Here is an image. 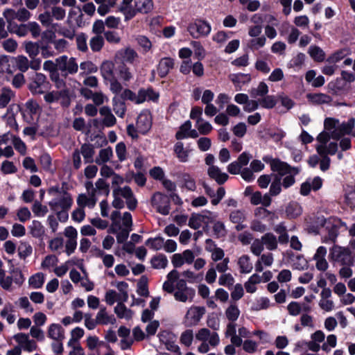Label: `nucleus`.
Masks as SVG:
<instances>
[{
	"label": "nucleus",
	"instance_id": "20e7f679",
	"mask_svg": "<svg viewBox=\"0 0 355 355\" xmlns=\"http://www.w3.org/2000/svg\"><path fill=\"white\" fill-rule=\"evenodd\" d=\"M112 225L109 232L116 233L120 229H132V217L130 213L125 211L121 214L119 211H114L110 216Z\"/></svg>",
	"mask_w": 355,
	"mask_h": 355
},
{
	"label": "nucleus",
	"instance_id": "603ef678",
	"mask_svg": "<svg viewBox=\"0 0 355 355\" xmlns=\"http://www.w3.org/2000/svg\"><path fill=\"white\" fill-rule=\"evenodd\" d=\"M113 155L111 147L101 149L96 157L95 162L97 164L101 165L107 162Z\"/></svg>",
	"mask_w": 355,
	"mask_h": 355
},
{
	"label": "nucleus",
	"instance_id": "f3484780",
	"mask_svg": "<svg viewBox=\"0 0 355 355\" xmlns=\"http://www.w3.org/2000/svg\"><path fill=\"white\" fill-rule=\"evenodd\" d=\"M136 125L139 132L146 134L152 125L150 113L147 110L142 111L137 117Z\"/></svg>",
	"mask_w": 355,
	"mask_h": 355
},
{
	"label": "nucleus",
	"instance_id": "4c0bfd02",
	"mask_svg": "<svg viewBox=\"0 0 355 355\" xmlns=\"http://www.w3.org/2000/svg\"><path fill=\"white\" fill-rule=\"evenodd\" d=\"M76 201L78 207L93 208L96 205V198L94 194L81 193L78 196Z\"/></svg>",
	"mask_w": 355,
	"mask_h": 355
},
{
	"label": "nucleus",
	"instance_id": "423d86ee",
	"mask_svg": "<svg viewBox=\"0 0 355 355\" xmlns=\"http://www.w3.org/2000/svg\"><path fill=\"white\" fill-rule=\"evenodd\" d=\"M66 17V10L60 6H53L38 16V20L45 27L53 26V21H62Z\"/></svg>",
	"mask_w": 355,
	"mask_h": 355
},
{
	"label": "nucleus",
	"instance_id": "37998d69",
	"mask_svg": "<svg viewBox=\"0 0 355 355\" xmlns=\"http://www.w3.org/2000/svg\"><path fill=\"white\" fill-rule=\"evenodd\" d=\"M174 152L181 162H187L189 160L190 150L184 148L182 142L178 141L174 146Z\"/></svg>",
	"mask_w": 355,
	"mask_h": 355
},
{
	"label": "nucleus",
	"instance_id": "a878e982",
	"mask_svg": "<svg viewBox=\"0 0 355 355\" xmlns=\"http://www.w3.org/2000/svg\"><path fill=\"white\" fill-rule=\"evenodd\" d=\"M134 0H122L119 6V11L124 16V21H128L134 18Z\"/></svg>",
	"mask_w": 355,
	"mask_h": 355
},
{
	"label": "nucleus",
	"instance_id": "ea45409f",
	"mask_svg": "<svg viewBox=\"0 0 355 355\" xmlns=\"http://www.w3.org/2000/svg\"><path fill=\"white\" fill-rule=\"evenodd\" d=\"M114 64L112 61L110 60H105L102 62L100 70L101 73L103 78L106 80H110L114 76Z\"/></svg>",
	"mask_w": 355,
	"mask_h": 355
},
{
	"label": "nucleus",
	"instance_id": "f8f14e48",
	"mask_svg": "<svg viewBox=\"0 0 355 355\" xmlns=\"http://www.w3.org/2000/svg\"><path fill=\"white\" fill-rule=\"evenodd\" d=\"M158 338L168 350L180 354V349L176 344L177 336L173 333L168 331H162L159 333Z\"/></svg>",
	"mask_w": 355,
	"mask_h": 355
},
{
	"label": "nucleus",
	"instance_id": "9b49d317",
	"mask_svg": "<svg viewBox=\"0 0 355 355\" xmlns=\"http://www.w3.org/2000/svg\"><path fill=\"white\" fill-rule=\"evenodd\" d=\"M151 204L157 212L168 215L170 212V201L167 196L157 192L151 198Z\"/></svg>",
	"mask_w": 355,
	"mask_h": 355
},
{
	"label": "nucleus",
	"instance_id": "58836bf2",
	"mask_svg": "<svg viewBox=\"0 0 355 355\" xmlns=\"http://www.w3.org/2000/svg\"><path fill=\"white\" fill-rule=\"evenodd\" d=\"M318 222L320 223V225L323 227H324L327 230L331 228L332 226V231L334 232L335 229H337L338 227H344L347 228L346 223L341 221L339 219H334V218H329L325 219L324 217L318 218Z\"/></svg>",
	"mask_w": 355,
	"mask_h": 355
},
{
	"label": "nucleus",
	"instance_id": "a19ab883",
	"mask_svg": "<svg viewBox=\"0 0 355 355\" xmlns=\"http://www.w3.org/2000/svg\"><path fill=\"white\" fill-rule=\"evenodd\" d=\"M15 96V92L10 88H1L0 89V108L6 107Z\"/></svg>",
	"mask_w": 355,
	"mask_h": 355
},
{
	"label": "nucleus",
	"instance_id": "0eeeda50",
	"mask_svg": "<svg viewBox=\"0 0 355 355\" xmlns=\"http://www.w3.org/2000/svg\"><path fill=\"white\" fill-rule=\"evenodd\" d=\"M187 31L193 38L198 39L209 35L211 31V26L206 21L196 19L189 24Z\"/></svg>",
	"mask_w": 355,
	"mask_h": 355
},
{
	"label": "nucleus",
	"instance_id": "6e6d98bb",
	"mask_svg": "<svg viewBox=\"0 0 355 355\" xmlns=\"http://www.w3.org/2000/svg\"><path fill=\"white\" fill-rule=\"evenodd\" d=\"M308 53L309 55L317 62H322L325 58V53L323 50L315 45H312L309 48Z\"/></svg>",
	"mask_w": 355,
	"mask_h": 355
},
{
	"label": "nucleus",
	"instance_id": "13d9d810",
	"mask_svg": "<svg viewBox=\"0 0 355 355\" xmlns=\"http://www.w3.org/2000/svg\"><path fill=\"white\" fill-rule=\"evenodd\" d=\"M44 275L42 272H37L32 275L28 279L29 286L35 289L40 288L44 283Z\"/></svg>",
	"mask_w": 355,
	"mask_h": 355
},
{
	"label": "nucleus",
	"instance_id": "f704fd0d",
	"mask_svg": "<svg viewBox=\"0 0 355 355\" xmlns=\"http://www.w3.org/2000/svg\"><path fill=\"white\" fill-rule=\"evenodd\" d=\"M179 273L176 270H171L167 275V280L163 284V290L168 293H172L174 291L175 283L179 280Z\"/></svg>",
	"mask_w": 355,
	"mask_h": 355
},
{
	"label": "nucleus",
	"instance_id": "4be33fe9",
	"mask_svg": "<svg viewBox=\"0 0 355 355\" xmlns=\"http://www.w3.org/2000/svg\"><path fill=\"white\" fill-rule=\"evenodd\" d=\"M178 184L180 188L189 191H195L197 188L195 178L188 173H183L179 175Z\"/></svg>",
	"mask_w": 355,
	"mask_h": 355
},
{
	"label": "nucleus",
	"instance_id": "bf43d9fd",
	"mask_svg": "<svg viewBox=\"0 0 355 355\" xmlns=\"http://www.w3.org/2000/svg\"><path fill=\"white\" fill-rule=\"evenodd\" d=\"M152 267L155 269L165 268L168 264L166 257L162 254L155 256L150 261Z\"/></svg>",
	"mask_w": 355,
	"mask_h": 355
},
{
	"label": "nucleus",
	"instance_id": "b1692460",
	"mask_svg": "<svg viewBox=\"0 0 355 355\" xmlns=\"http://www.w3.org/2000/svg\"><path fill=\"white\" fill-rule=\"evenodd\" d=\"M25 107L24 116L28 123H31L35 119H37L40 106L36 102L28 101L26 103Z\"/></svg>",
	"mask_w": 355,
	"mask_h": 355
},
{
	"label": "nucleus",
	"instance_id": "c03bdc74",
	"mask_svg": "<svg viewBox=\"0 0 355 355\" xmlns=\"http://www.w3.org/2000/svg\"><path fill=\"white\" fill-rule=\"evenodd\" d=\"M114 313L118 318L125 320H130L133 316V312L128 309L122 302H118L117 305L114 307Z\"/></svg>",
	"mask_w": 355,
	"mask_h": 355
},
{
	"label": "nucleus",
	"instance_id": "6ab92c4d",
	"mask_svg": "<svg viewBox=\"0 0 355 355\" xmlns=\"http://www.w3.org/2000/svg\"><path fill=\"white\" fill-rule=\"evenodd\" d=\"M327 248L320 246L313 255V260L315 262V268L320 271H326L329 268V263L326 259Z\"/></svg>",
	"mask_w": 355,
	"mask_h": 355
},
{
	"label": "nucleus",
	"instance_id": "3c124183",
	"mask_svg": "<svg viewBox=\"0 0 355 355\" xmlns=\"http://www.w3.org/2000/svg\"><path fill=\"white\" fill-rule=\"evenodd\" d=\"M240 310L236 304L231 303L225 311L226 318L230 322H235L240 315Z\"/></svg>",
	"mask_w": 355,
	"mask_h": 355
},
{
	"label": "nucleus",
	"instance_id": "aec40b11",
	"mask_svg": "<svg viewBox=\"0 0 355 355\" xmlns=\"http://www.w3.org/2000/svg\"><path fill=\"white\" fill-rule=\"evenodd\" d=\"M138 58V53L131 47L121 49L115 53V58L121 59L123 63L134 64L137 60Z\"/></svg>",
	"mask_w": 355,
	"mask_h": 355
},
{
	"label": "nucleus",
	"instance_id": "473e14b6",
	"mask_svg": "<svg viewBox=\"0 0 355 355\" xmlns=\"http://www.w3.org/2000/svg\"><path fill=\"white\" fill-rule=\"evenodd\" d=\"M229 78L234 83L236 90H241L243 85L248 84L251 80V77L249 74L241 73L230 74Z\"/></svg>",
	"mask_w": 355,
	"mask_h": 355
},
{
	"label": "nucleus",
	"instance_id": "9d476101",
	"mask_svg": "<svg viewBox=\"0 0 355 355\" xmlns=\"http://www.w3.org/2000/svg\"><path fill=\"white\" fill-rule=\"evenodd\" d=\"M269 160L271 169L274 172H277L280 176L287 174H297L300 171L298 168L291 167L286 162L278 159L264 158L266 162Z\"/></svg>",
	"mask_w": 355,
	"mask_h": 355
},
{
	"label": "nucleus",
	"instance_id": "8fccbe9b",
	"mask_svg": "<svg viewBox=\"0 0 355 355\" xmlns=\"http://www.w3.org/2000/svg\"><path fill=\"white\" fill-rule=\"evenodd\" d=\"M261 240L268 250H274L277 248V239L272 233H266L261 236Z\"/></svg>",
	"mask_w": 355,
	"mask_h": 355
},
{
	"label": "nucleus",
	"instance_id": "2f4dec72",
	"mask_svg": "<svg viewBox=\"0 0 355 355\" xmlns=\"http://www.w3.org/2000/svg\"><path fill=\"white\" fill-rule=\"evenodd\" d=\"M274 261L273 254L268 252L260 256L255 263V270L257 272H262L264 267H270Z\"/></svg>",
	"mask_w": 355,
	"mask_h": 355
},
{
	"label": "nucleus",
	"instance_id": "ddd939ff",
	"mask_svg": "<svg viewBox=\"0 0 355 355\" xmlns=\"http://www.w3.org/2000/svg\"><path fill=\"white\" fill-rule=\"evenodd\" d=\"M48 85L46 77L43 73H37L29 83V89L35 94H42L48 89Z\"/></svg>",
	"mask_w": 355,
	"mask_h": 355
},
{
	"label": "nucleus",
	"instance_id": "052dcab7",
	"mask_svg": "<svg viewBox=\"0 0 355 355\" xmlns=\"http://www.w3.org/2000/svg\"><path fill=\"white\" fill-rule=\"evenodd\" d=\"M50 78L54 83L55 87L58 89V92L64 91V96H67L69 94V89L67 88L64 80L60 78L58 73H54L51 75Z\"/></svg>",
	"mask_w": 355,
	"mask_h": 355
},
{
	"label": "nucleus",
	"instance_id": "680f3d73",
	"mask_svg": "<svg viewBox=\"0 0 355 355\" xmlns=\"http://www.w3.org/2000/svg\"><path fill=\"white\" fill-rule=\"evenodd\" d=\"M58 259L55 255H47L41 263V267L44 270H51L56 266Z\"/></svg>",
	"mask_w": 355,
	"mask_h": 355
},
{
	"label": "nucleus",
	"instance_id": "c9c22d12",
	"mask_svg": "<svg viewBox=\"0 0 355 355\" xmlns=\"http://www.w3.org/2000/svg\"><path fill=\"white\" fill-rule=\"evenodd\" d=\"M117 1L118 0H94L95 3L98 5L97 12L101 16H105L116 6Z\"/></svg>",
	"mask_w": 355,
	"mask_h": 355
},
{
	"label": "nucleus",
	"instance_id": "4468645a",
	"mask_svg": "<svg viewBox=\"0 0 355 355\" xmlns=\"http://www.w3.org/2000/svg\"><path fill=\"white\" fill-rule=\"evenodd\" d=\"M58 63V70L65 75L75 73L78 71V65L73 58H68L66 55H62L56 59Z\"/></svg>",
	"mask_w": 355,
	"mask_h": 355
},
{
	"label": "nucleus",
	"instance_id": "49530a36",
	"mask_svg": "<svg viewBox=\"0 0 355 355\" xmlns=\"http://www.w3.org/2000/svg\"><path fill=\"white\" fill-rule=\"evenodd\" d=\"M116 71L119 78L123 82H129L133 78V73L125 63L119 65Z\"/></svg>",
	"mask_w": 355,
	"mask_h": 355
},
{
	"label": "nucleus",
	"instance_id": "e433bc0d",
	"mask_svg": "<svg viewBox=\"0 0 355 355\" xmlns=\"http://www.w3.org/2000/svg\"><path fill=\"white\" fill-rule=\"evenodd\" d=\"M174 61L171 58H164L159 62L157 71L160 77H165L173 68Z\"/></svg>",
	"mask_w": 355,
	"mask_h": 355
},
{
	"label": "nucleus",
	"instance_id": "c85d7f7f",
	"mask_svg": "<svg viewBox=\"0 0 355 355\" xmlns=\"http://www.w3.org/2000/svg\"><path fill=\"white\" fill-rule=\"evenodd\" d=\"M99 113L103 117L102 124L106 127H112L115 125L116 119L112 113L111 109L107 106H103L100 108Z\"/></svg>",
	"mask_w": 355,
	"mask_h": 355
},
{
	"label": "nucleus",
	"instance_id": "f03ea898",
	"mask_svg": "<svg viewBox=\"0 0 355 355\" xmlns=\"http://www.w3.org/2000/svg\"><path fill=\"white\" fill-rule=\"evenodd\" d=\"M114 200L112 206L116 209L124 207V201L130 210H135L137 207V200L129 187H116L113 189Z\"/></svg>",
	"mask_w": 355,
	"mask_h": 355
},
{
	"label": "nucleus",
	"instance_id": "2eb2a0df",
	"mask_svg": "<svg viewBox=\"0 0 355 355\" xmlns=\"http://www.w3.org/2000/svg\"><path fill=\"white\" fill-rule=\"evenodd\" d=\"M331 259L343 265H347L351 262L349 251L344 248L335 245L330 250Z\"/></svg>",
	"mask_w": 355,
	"mask_h": 355
},
{
	"label": "nucleus",
	"instance_id": "5fc2aeb1",
	"mask_svg": "<svg viewBox=\"0 0 355 355\" xmlns=\"http://www.w3.org/2000/svg\"><path fill=\"white\" fill-rule=\"evenodd\" d=\"M270 306V301L266 297H260L254 300L252 304V309L254 311H260L266 309Z\"/></svg>",
	"mask_w": 355,
	"mask_h": 355
},
{
	"label": "nucleus",
	"instance_id": "7ed1b4c3",
	"mask_svg": "<svg viewBox=\"0 0 355 355\" xmlns=\"http://www.w3.org/2000/svg\"><path fill=\"white\" fill-rule=\"evenodd\" d=\"M196 340L201 342L198 347L200 353L205 354L208 352L211 348H215L220 343L219 335L215 332H211L207 328L200 329L195 335Z\"/></svg>",
	"mask_w": 355,
	"mask_h": 355
},
{
	"label": "nucleus",
	"instance_id": "4d7b16f0",
	"mask_svg": "<svg viewBox=\"0 0 355 355\" xmlns=\"http://www.w3.org/2000/svg\"><path fill=\"white\" fill-rule=\"evenodd\" d=\"M205 219L206 217L204 215L193 214L189 218V226L193 230H198L205 223Z\"/></svg>",
	"mask_w": 355,
	"mask_h": 355
},
{
	"label": "nucleus",
	"instance_id": "5701e85b",
	"mask_svg": "<svg viewBox=\"0 0 355 355\" xmlns=\"http://www.w3.org/2000/svg\"><path fill=\"white\" fill-rule=\"evenodd\" d=\"M230 220L232 223L236 224L235 229L239 232L244 230L247 225L243 224L246 220V214L243 210H234L230 214Z\"/></svg>",
	"mask_w": 355,
	"mask_h": 355
},
{
	"label": "nucleus",
	"instance_id": "0e129e2a",
	"mask_svg": "<svg viewBox=\"0 0 355 355\" xmlns=\"http://www.w3.org/2000/svg\"><path fill=\"white\" fill-rule=\"evenodd\" d=\"M286 212L289 218H295L301 215L302 210L301 206L299 204L293 202L288 205L286 209Z\"/></svg>",
	"mask_w": 355,
	"mask_h": 355
},
{
	"label": "nucleus",
	"instance_id": "e2e57ef3",
	"mask_svg": "<svg viewBox=\"0 0 355 355\" xmlns=\"http://www.w3.org/2000/svg\"><path fill=\"white\" fill-rule=\"evenodd\" d=\"M113 110L115 114L119 117H123L125 112V105L123 101L115 96L112 99Z\"/></svg>",
	"mask_w": 355,
	"mask_h": 355
},
{
	"label": "nucleus",
	"instance_id": "412c9836",
	"mask_svg": "<svg viewBox=\"0 0 355 355\" xmlns=\"http://www.w3.org/2000/svg\"><path fill=\"white\" fill-rule=\"evenodd\" d=\"M87 347L91 351L89 355H100L99 351L102 348H108V345L99 340L96 336H90L86 340Z\"/></svg>",
	"mask_w": 355,
	"mask_h": 355
},
{
	"label": "nucleus",
	"instance_id": "a211bd4d",
	"mask_svg": "<svg viewBox=\"0 0 355 355\" xmlns=\"http://www.w3.org/2000/svg\"><path fill=\"white\" fill-rule=\"evenodd\" d=\"M4 62H10L15 65L21 72H26L29 68V60L24 55H18L10 59L7 56H2L0 58V64H2Z\"/></svg>",
	"mask_w": 355,
	"mask_h": 355
},
{
	"label": "nucleus",
	"instance_id": "bb28decb",
	"mask_svg": "<svg viewBox=\"0 0 355 355\" xmlns=\"http://www.w3.org/2000/svg\"><path fill=\"white\" fill-rule=\"evenodd\" d=\"M225 335L227 338H230L231 343L236 347H240L242 345L243 340L240 339L236 334V324L234 322H230L226 327Z\"/></svg>",
	"mask_w": 355,
	"mask_h": 355
},
{
	"label": "nucleus",
	"instance_id": "7c9ffc66",
	"mask_svg": "<svg viewBox=\"0 0 355 355\" xmlns=\"http://www.w3.org/2000/svg\"><path fill=\"white\" fill-rule=\"evenodd\" d=\"M15 313V309L14 305L10 302H8L1 310L0 315L2 318L5 319L9 324H12L16 320Z\"/></svg>",
	"mask_w": 355,
	"mask_h": 355
},
{
	"label": "nucleus",
	"instance_id": "1a4fd4ad",
	"mask_svg": "<svg viewBox=\"0 0 355 355\" xmlns=\"http://www.w3.org/2000/svg\"><path fill=\"white\" fill-rule=\"evenodd\" d=\"M49 205L52 211L70 209L73 205V199L70 193L63 191L51 200Z\"/></svg>",
	"mask_w": 355,
	"mask_h": 355
},
{
	"label": "nucleus",
	"instance_id": "864d4df0",
	"mask_svg": "<svg viewBox=\"0 0 355 355\" xmlns=\"http://www.w3.org/2000/svg\"><path fill=\"white\" fill-rule=\"evenodd\" d=\"M309 101L315 104L329 103L331 101V98L324 94H308L306 96Z\"/></svg>",
	"mask_w": 355,
	"mask_h": 355
},
{
	"label": "nucleus",
	"instance_id": "cd10ccee",
	"mask_svg": "<svg viewBox=\"0 0 355 355\" xmlns=\"http://www.w3.org/2000/svg\"><path fill=\"white\" fill-rule=\"evenodd\" d=\"M48 337L55 341H62L64 338V330L59 324H51L47 330Z\"/></svg>",
	"mask_w": 355,
	"mask_h": 355
},
{
	"label": "nucleus",
	"instance_id": "72a5a7b5",
	"mask_svg": "<svg viewBox=\"0 0 355 355\" xmlns=\"http://www.w3.org/2000/svg\"><path fill=\"white\" fill-rule=\"evenodd\" d=\"M97 324H114L116 322V318L112 314H109L105 307H101L96 316Z\"/></svg>",
	"mask_w": 355,
	"mask_h": 355
},
{
	"label": "nucleus",
	"instance_id": "6e6552de",
	"mask_svg": "<svg viewBox=\"0 0 355 355\" xmlns=\"http://www.w3.org/2000/svg\"><path fill=\"white\" fill-rule=\"evenodd\" d=\"M205 313V309L203 306H191L189 307L184 315L183 323L186 327L197 325Z\"/></svg>",
	"mask_w": 355,
	"mask_h": 355
},
{
	"label": "nucleus",
	"instance_id": "de8ad7c7",
	"mask_svg": "<svg viewBox=\"0 0 355 355\" xmlns=\"http://www.w3.org/2000/svg\"><path fill=\"white\" fill-rule=\"evenodd\" d=\"M30 233L35 238H42L45 234V228L38 220H33L29 226Z\"/></svg>",
	"mask_w": 355,
	"mask_h": 355
},
{
	"label": "nucleus",
	"instance_id": "dca6fc26",
	"mask_svg": "<svg viewBox=\"0 0 355 355\" xmlns=\"http://www.w3.org/2000/svg\"><path fill=\"white\" fill-rule=\"evenodd\" d=\"M14 340L19 345L21 349L27 352H33L37 348V343L34 340L30 339L29 335L24 333H19L14 336Z\"/></svg>",
	"mask_w": 355,
	"mask_h": 355
},
{
	"label": "nucleus",
	"instance_id": "79ce46f5",
	"mask_svg": "<svg viewBox=\"0 0 355 355\" xmlns=\"http://www.w3.org/2000/svg\"><path fill=\"white\" fill-rule=\"evenodd\" d=\"M237 264L239 267L241 273L248 274L250 273L253 268L252 263L250 261V258L247 254H243L237 261Z\"/></svg>",
	"mask_w": 355,
	"mask_h": 355
},
{
	"label": "nucleus",
	"instance_id": "c756f323",
	"mask_svg": "<svg viewBox=\"0 0 355 355\" xmlns=\"http://www.w3.org/2000/svg\"><path fill=\"white\" fill-rule=\"evenodd\" d=\"M207 173L211 178L219 184L225 183L228 179V175L223 173L217 166H209Z\"/></svg>",
	"mask_w": 355,
	"mask_h": 355
},
{
	"label": "nucleus",
	"instance_id": "39448f33",
	"mask_svg": "<svg viewBox=\"0 0 355 355\" xmlns=\"http://www.w3.org/2000/svg\"><path fill=\"white\" fill-rule=\"evenodd\" d=\"M172 293L176 301L187 303L193 302L196 291L193 288L187 286L186 281L181 279L176 282Z\"/></svg>",
	"mask_w": 355,
	"mask_h": 355
},
{
	"label": "nucleus",
	"instance_id": "f257e3e1",
	"mask_svg": "<svg viewBox=\"0 0 355 355\" xmlns=\"http://www.w3.org/2000/svg\"><path fill=\"white\" fill-rule=\"evenodd\" d=\"M338 119L327 118L324 121V130L317 137L316 150L320 155H335L338 150L336 141H329L330 139L338 140L344 137L345 133H348L352 127V123L343 127L342 130H338Z\"/></svg>",
	"mask_w": 355,
	"mask_h": 355
},
{
	"label": "nucleus",
	"instance_id": "69168bd1",
	"mask_svg": "<svg viewBox=\"0 0 355 355\" xmlns=\"http://www.w3.org/2000/svg\"><path fill=\"white\" fill-rule=\"evenodd\" d=\"M213 232L217 238L225 237L227 234V230L225 224L221 221H215L212 227Z\"/></svg>",
	"mask_w": 355,
	"mask_h": 355
},
{
	"label": "nucleus",
	"instance_id": "09e8293b",
	"mask_svg": "<svg viewBox=\"0 0 355 355\" xmlns=\"http://www.w3.org/2000/svg\"><path fill=\"white\" fill-rule=\"evenodd\" d=\"M85 163H91L94 161V148L91 144H83L80 150Z\"/></svg>",
	"mask_w": 355,
	"mask_h": 355
},
{
	"label": "nucleus",
	"instance_id": "338daca9",
	"mask_svg": "<svg viewBox=\"0 0 355 355\" xmlns=\"http://www.w3.org/2000/svg\"><path fill=\"white\" fill-rule=\"evenodd\" d=\"M196 128L201 135H208L213 129L211 124L202 119H199V121H196Z\"/></svg>",
	"mask_w": 355,
	"mask_h": 355
},
{
	"label": "nucleus",
	"instance_id": "393cba45",
	"mask_svg": "<svg viewBox=\"0 0 355 355\" xmlns=\"http://www.w3.org/2000/svg\"><path fill=\"white\" fill-rule=\"evenodd\" d=\"M153 9V0H134V17L137 13L148 14Z\"/></svg>",
	"mask_w": 355,
	"mask_h": 355
},
{
	"label": "nucleus",
	"instance_id": "774afa93",
	"mask_svg": "<svg viewBox=\"0 0 355 355\" xmlns=\"http://www.w3.org/2000/svg\"><path fill=\"white\" fill-rule=\"evenodd\" d=\"M266 39L264 36L257 37L251 39L248 42V46L252 50H258L264 46Z\"/></svg>",
	"mask_w": 355,
	"mask_h": 355
},
{
	"label": "nucleus",
	"instance_id": "a18cd8bd",
	"mask_svg": "<svg viewBox=\"0 0 355 355\" xmlns=\"http://www.w3.org/2000/svg\"><path fill=\"white\" fill-rule=\"evenodd\" d=\"M24 51L30 58H35L40 51V45L39 42L26 41L24 42Z\"/></svg>",
	"mask_w": 355,
	"mask_h": 355
}]
</instances>
